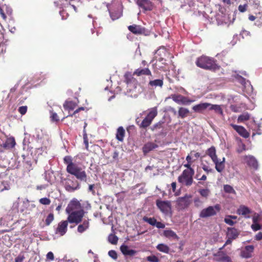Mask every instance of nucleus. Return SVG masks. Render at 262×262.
<instances>
[{
	"instance_id": "obj_49",
	"label": "nucleus",
	"mask_w": 262,
	"mask_h": 262,
	"mask_svg": "<svg viewBox=\"0 0 262 262\" xmlns=\"http://www.w3.org/2000/svg\"><path fill=\"white\" fill-rule=\"evenodd\" d=\"M108 255L114 259H117L118 255L116 251L112 250L108 251Z\"/></svg>"
},
{
	"instance_id": "obj_16",
	"label": "nucleus",
	"mask_w": 262,
	"mask_h": 262,
	"mask_svg": "<svg viewBox=\"0 0 262 262\" xmlns=\"http://www.w3.org/2000/svg\"><path fill=\"white\" fill-rule=\"evenodd\" d=\"M69 221H62L59 222L58 226L55 230L56 234H59L60 235L63 236L66 234L67 231V227Z\"/></svg>"
},
{
	"instance_id": "obj_9",
	"label": "nucleus",
	"mask_w": 262,
	"mask_h": 262,
	"mask_svg": "<svg viewBox=\"0 0 262 262\" xmlns=\"http://www.w3.org/2000/svg\"><path fill=\"white\" fill-rule=\"evenodd\" d=\"M157 208L164 214H167L171 210V204L169 201L158 199L156 201Z\"/></svg>"
},
{
	"instance_id": "obj_11",
	"label": "nucleus",
	"mask_w": 262,
	"mask_h": 262,
	"mask_svg": "<svg viewBox=\"0 0 262 262\" xmlns=\"http://www.w3.org/2000/svg\"><path fill=\"white\" fill-rule=\"evenodd\" d=\"M244 162L248 167L254 170H257L258 168V163L257 159L253 156L246 155L243 157Z\"/></svg>"
},
{
	"instance_id": "obj_36",
	"label": "nucleus",
	"mask_w": 262,
	"mask_h": 262,
	"mask_svg": "<svg viewBox=\"0 0 262 262\" xmlns=\"http://www.w3.org/2000/svg\"><path fill=\"white\" fill-rule=\"evenodd\" d=\"M156 54L157 55L156 57L158 58V56L165 57L168 53L164 47H161L157 50Z\"/></svg>"
},
{
	"instance_id": "obj_35",
	"label": "nucleus",
	"mask_w": 262,
	"mask_h": 262,
	"mask_svg": "<svg viewBox=\"0 0 262 262\" xmlns=\"http://www.w3.org/2000/svg\"><path fill=\"white\" fill-rule=\"evenodd\" d=\"M186 160L187 161V163L186 164H184V166L186 168H187V169H186L185 170H191L192 171H194V169L191 167V165H192V163H193V161L192 160V157L191 156H190L189 155H188L186 158Z\"/></svg>"
},
{
	"instance_id": "obj_37",
	"label": "nucleus",
	"mask_w": 262,
	"mask_h": 262,
	"mask_svg": "<svg viewBox=\"0 0 262 262\" xmlns=\"http://www.w3.org/2000/svg\"><path fill=\"white\" fill-rule=\"evenodd\" d=\"M189 112V110L187 108L180 107L178 111V114L179 117L181 118H184L188 115Z\"/></svg>"
},
{
	"instance_id": "obj_13",
	"label": "nucleus",
	"mask_w": 262,
	"mask_h": 262,
	"mask_svg": "<svg viewBox=\"0 0 262 262\" xmlns=\"http://www.w3.org/2000/svg\"><path fill=\"white\" fill-rule=\"evenodd\" d=\"M83 210L82 208L80 202L76 199L72 200L68 204L66 208V211L67 213L73 212L74 211Z\"/></svg>"
},
{
	"instance_id": "obj_19",
	"label": "nucleus",
	"mask_w": 262,
	"mask_h": 262,
	"mask_svg": "<svg viewBox=\"0 0 262 262\" xmlns=\"http://www.w3.org/2000/svg\"><path fill=\"white\" fill-rule=\"evenodd\" d=\"M230 126L236 130V132L242 137L247 138L249 137V133L247 130L242 126L235 125L234 124H230Z\"/></svg>"
},
{
	"instance_id": "obj_33",
	"label": "nucleus",
	"mask_w": 262,
	"mask_h": 262,
	"mask_svg": "<svg viewBox=\"0 0 262 262\" xmlns=\"http://www.w3.org/2000/svg\"><path fill=\"white\" fill-rule=\"evenodd\" d=\"M89 227V222L88 220H85L82 224L79 225L77 228V231L79 233H82L85 231Z\"/></svg>"
},
{
	"instance_id": "obj_52",
	"label": "nucleus",
	"mask_w": 262,
	"mask_h": 262,
	"mask_svg": "<svg viewBox=\"0 0 262 262\" xmlns=\"http://www.w3.org/2000/svg\"><path fill=\"white\" fill-rule=\"evenodd\" d=\"M251 228L254 231H256L261 229V226L257 223H253L251 226Z\"/></svg>"
},
{
	"instance_id": "obj_64",
	"label": "nucleus",
	"mask_w": 262,
	"mask_h": 262,
	"mask_svg": "<svg viewBox=\"0 0 262 262\" xmlns=\"http://www.w3.org/2000/svg\"><path fill=\"white\" fill-rule=\"evenodd\" d=\"M230 109L234 112H237L238 111L237 107L234 105H231L230 106Z\"/></svg>"
},
{
	"instance_id": "obj_21",
	"label": "nucleus",
	"mask_w": 262,
	"mask_h": 262,
	"mask_svg": "<svg viewBox=\"0 0 262 262\" xmlns=\"http://www.w3.org/2000/svg\"><path fill=\"white\" fill-rule=\"evenodd\" d=\"M210 105V103L207 102L201 103L200 104L194 105L192 110L194 112L199 113H203Z\"/></svg>"
},
{
	"instance_id": "obj_63",
	"label": "nucleus",
	"mask_w": 262,
	"mask_h": 262,
	"mask_svg": "<svg viewBox=\"0 0 262 262\" xmlns=\"http://www.w3.org/2000/svg\"><path fill=\"white\" fill-rule=\"evenodd\" d=\"M176 182H172L171 184V188H172V191L173 192H176Z\"/></svg>"
},
{
	"instance_id": "obj_34",
	"label": "nucleus",
	"mask_w": 262,
	"mask_h": 262,
	"mask_svg": "<svg viewBox=\"0 0 262 262\" xmlns=\"http://www.w3.org/2000/svg\"><path fill=\"white\" fill-rule=\"evenodd\" d=\"M156 248L159 251L165 253H168L169 252V250H170L169 247L167 245H166L164 244H158Z\"/></svg>"
},
{
	"instance_id": "obj_46",
	"label": "nucleus",
	"mask_w": 262,
	"mask_h": 262,
	"mask_svg": "<svg viewBox=\"0 0 262 262\" xmlns=\"http://www.w3.org/2000/svg\"><path fill=\"white\" fill-rule=\"evenodd\" d=\"M39 203L41 204L48 205L51 203V200L47 198H43L39 200Z\"/></svg>"
},
{
	"instance_id": "obj_8",
	"label": "nucleus",
	"mask_w": 262,
	"mask_h": 262,
	"mask_svg": "<svg viewBox=\"0 0 262 262\" xmlns=\"http://www.w3.org/2000/svg\"><path fill=\"white\" fill-rule=\"evenodd\" d=\"M64 188L68 192H74L80 188V184L74 179L67 178L64 180Z\"/></svg>"
},
{
	"instance_id": "obj_54",
	"label": "nucleus",
	"mask_w": 262,
	"mask_h": 262,
	"mask_svg": "<svg viewBox=\"0 0 262 262\" xmlns=\"http://www.w3.org/2000/svg\"><path fill=\"white\" fill-rule=\"evenodd\" d=\"M84 110V107H79L78 109L76 110L74 113L72 114H70V115H69L68 116H67V117H66V118L67 117H73L74 115H75L76 113H78L79 111H83ZM65 117H63V119H64Z\"/></svg>"
},
{
	"instance_id": "obj_17",
	"label": "nucleus",
	"mask_w": 262,
	"mask_h": 262,
	"mask_svg": "<svg viewBox=\"0 0 262 262\" xmlns=\"http://www.w3.org/2000/svg\"><path fill=\"white\" fill-rule=\"evenodd\" d=\"M252 212V210L245 205H241L237 209L236 213L238 215H243L246 219L250 217V214Z\"/></svg>"
},
{
	"instance_id": "obj_42",
	"label": "nucleus",
	"mask_w": 262,
	"mask_h": 262,
	"mask_svg": "<svg viewBox=\"0 0 262 262\" xmlns=\"http://www.w3.org/2000/svg\"><path fill=\"white\" fill-rule=\"evenodd\" d=\"M224 190L225 191V192H226L227 193H234V194L235 193V191L234 190L233 188L229 185H227V184L225 185L224 186Z\"/></svg>"
},
{
	"instance_id": "obj_45",
	"label": "nucleus",
	"mask_w": 262,
	"mask_h": 262,
	"mask_svg": "<svg viewBox=\"0 0 262 262\" xmlns=\"http://www.w3.org/2000/svg\"><path fill=\"white\" fill-rule=\"evenodd\" d=\"M255 24L258 27L262 26V12L259 13L258 15L257 16V20Z\"/></svg>"
},
{
	"instance_id": "obj_10",
	"label": "nucleus",
	"mask_w": 262,
	"mask_h": 262,
	"mask_svg": "<svg viewBox=\"0 0 262 262\" xmlns=\"http://www.w3.org/2000/svg\"><path fill=\"white\" fill-rule=\"evenodd\" d=\"M191 195L186 194L184 196L180 197L177 199V204L180 209H185L189 207L191 203Z\"/></svg>"
},
{
	"instance_id": "obj_30",
	"label": "nucleus",
	"mask_w": 262,
	"mask_h": 262,
	"mask_svg": "<svg viewBox=\"0 0 262 262\" xmlns=\"http://www.w3.org/2000/svg\"><path fill=\"white\" fill-rule=\"evenodd\" d=\"M209 110H213L215 113L221 116H223V111L221 105L217 104H212L209 106Z\"/></svg>"
},
{
	"instance_id": "obj_55",
	"label": "nucleus",
	"mask_w": 262,
	"mask_h": 262,
	"mask_svg": "<svg viewBox=\"0 0 262 262\" xmlns=\"http://www.w3.org/2000/svg\"><path fill=\"white\" fill-rule=\"evenodd\" d=\"M25 259L24 255H19L15 258V262H23Z\"/></svg>"
},
{
	"instance_id": "obj_4",
	"label": "nucleus",
	"mask_w": 262,
	"mask_h": 262,
	"mask_svg": "<svg viewBox=\"0 0 262 262\" xmlns=\"http://www.w3.org/2000/svg\"><path fill=\"white\" fill-rule=\"evenodd\" d=\"M194 174V171L184 170L178 178V182L186 186H190L193 182V176Z\"/></svg>"
},
{
	"instance_id": "obj_44",
	"label": "nucleus",
	"mask_w": 262,
	"mask_h": 262,
	"mask_svg": "<svg viewBox=\"0 0 262 262\" xmlns=\"http://www.w3.org/2000/svg\"><path fill=\"white\" fill-rule=\"evenodd\" d=\"M50 118L52 122H58L59 121L57 114L53 111H50Z\"/></svg>"
},
{
	"instance_id": "obj_3",
	"label": "nucleus",
	"mask_w": 262,
	"mask_h": 262,
	"mask_svg": "<svg viewBox=\"0 0 262 262\" xmlns=\"http://www.w3.org/2000/svg\"><path fill=\"white\" fill-rule=\"evenodd\" d=\"M206 154L210 157L212 162L215 164V168L219 172H221L225 169V158L219 159L216 154V149L214 146H212L209 148L206 151Z\"/></svg>"
},
{
	"instance_id": "obj_29",
	"label": "nucleus",
	"mask_w": 262,
	"mask_h": 262,
	"mask_svg": "<svg viewBox=\"0 0 262 262\" xmlns=\"http://www.w3.org/2000/svg\"><path fill=\"white\" fill-rule=\"evenodd\" d=\"M77 105V104L73 101H66L63 105L64 108L68 111L73 110Z\"/></svg>"
},
{
	"instance_id": "obj_7",
	"label": "nucleus",
	"mask_w": 262,
	"mask_h": 262,
	"mask_svg": "<svg viewBox=\"0 0 262 262\" xmlns=\"http://www.w3.org/2000/svg\"><path fill=\"white\" fill-rule=\"evenodd\" d=\"M157 110L156 107L152 108L146 117L143 119L142 122L140 125V127L145 128L149 126L151 123L153 119L157 115Z\"/></svg>"
},
{
	"instance_id": "obj_50",
	"label": "nucleus",
	"mask_w": 262,
	"mask_h": 262,
	"mask_svg": "<svg viewBox=\"0 0 262 262\" xmlns=\"http://www.w3.org/2000/svg\"><path fill=\"white\" fill-rule=\"evenodd\" d=\"M147 260L150 262H159V258L155 255L149 256L147 257Z\"/></svg>"
},
{
	"instance_id": "obj_38",
	"label": "nucleus",
	"mask_w": 262,
	"mask_h": 262,
	"mask_svg": "<svg viewBox=\"0 0 262 262\" xmlns=\"http://www.w3.org/2000/svg\"><path fill=\"white\" fill-rule=\"evenodd\" d=\"M143 220L152 226H155V224L157 223V220L155 217L144 216L143 217Z\"/></svg>"
},
{
	"instance_id": "obj_32",
	"label": "nucleus",
	"mask_w": 262,
	"mask_h": 262,
	"mask_svg": "<svg viewBox=\"0 0 262 262\" xmlns=\"http://www.w3.org/2000/svg\"><path fill=\"white\" fill-rule=\"evenodd\" d=\"M251 115L248 112H245L240 115L237 118L238 123L244 122L246 121L249 120L250 118Z\"/></svg>"
},
{
	"instance_id": "obj_23",
	"label": "nucleus",
	"mask_w": 262,
	"mask_h": 262,
	"mask_svg": "<svg viewBox=\"0 0 262 262\" xmlns=\"http://www.w3.org/2000/svg\"><path fill=\"white\" fill-rule=\"evenodd\" d=\"M254 250V246L252 245L246 246L244 249L241 252V256L244 258H250L252 256V253Z\"/></svg>"
},
{
	"instance_id": "obj_41",
	"label": "nucleus",
	"mask_w": 262,
	"mask_h": 262,
	"mask_svg": "<svg viewBox=\"0 0 262 262\" xmlns=\"http://www.w3.org/2000/svg\"><path fill=\"white\" fill-rule=\"evenodd\" d=\"M199 192L202 197L207 198L210 194V190L208 189H201L199 190Z\"/></svg>"
},
{
	"instance_id": "obj_39",
	"label": "nucleus",
	"mask_w": 262,
	"mask_h": 262,
	"mask_svg": "<svg viewBox=\"0 0 262 262\" xmlns=\"http://www.w3.org/2000/svg\"><path fill=\"white\" fill-rule=\"evenodd\" d=\"M246 150V145L243 143L240 139L239 142L238 143V147L236 149V151L240 154Z\"/></svg>"
},
{
	"instance_id": "obj_12",
	"label": "nucleus",
	"mask_w": 262,
	"mask_h": 262,
	"mask_svg": "<svg viewBox=\"0 0 262 262\" xmlns=\"http://www.w3.org/2000/svg\"><path fill=\"white\" fill-rule=\"evenodd\" d=\"M213 256V260L216 262H233L231 257L223 251L214 253Z\"/></svg>"
},
{
	"instance_id": "obj_60",
	"label": "nucleus",
	"mask_w": 262,
	"mask_h": 262,
	"mask_svg": "<svg viewBox=\"0 0 262 262\" xmlns=\"http://www.w3.org/2000/svg\"><path fill=\"white\" fill-rule=\"evenodd\" d=\"M94 184L90 185L89 186V191L91 192L93 194H95V191L94 190Z\"/></svg>"
},
{
	"instance_id": "obj_2",
	"label": "nucleus",
	"mask_w": 262,
	"mask_h": 262,
	"mask_svg": "<svg viewBox=\"0 0 262 262\" xmlns=\"http://www.w3.org/2000/svg\"><path fill=\"white\" fill-rule=\"evenodd\" d=\"M197 67L206 70L215 72L220 69L221 67L217 63V60L213 57L202 55L198 57L195 61Z\"/></svg>"
},
{
	"instance_id": "obj_31",
	"label": "nucleus",
	"mask_w": 262,
	"mask_h": 262,
	"mask_svg": "<svg viewBox=\"0 0 262 262\" xmlns=\"http://www.w3.org/2000/svg\"><path fill=\"white\" fill-rule=\"evenodd\" d=\"M163 85V79H155L154 80H150L148 83V85L151 88H156L157 86L162 88Z\"/></svg>"
},
{
	"instance_id": "obj_62",
	"label": "nucleus",
	"mask_w": 262,
	"mask_h": 262,
	"mask_svg": "<svg viewBox=\"0 0 262 262\" xmlns=\"http://www.w3.org/2000/svg\"><path fill=\"white\" fill-rule=\"evenodd\" d=\"M164 56H159L158 57V60L160 62H162V64H165L166 63H165V59H164Z\"/></svg>"
},
{
	"instance_id": "obj_24",
	"label": "nucleus",
	"mask_w": 262,
	"mask_h": 262,
	"mask_svg": "<svg viewBox=\"0 0 262 262\" xmlns=\"http://www.w3.org/2000/svg\"><path fill=\"white\" fill-rule=\"evenodd\" d=\"M120 251L122 254L125 256H133L137 253V251L133 249H130L129 247L125 245H122L121 246Z\"/></svg>"
},
{
	"instance_id": "obj_18",
	"label": "nucleus",
	"mask_w": 262,
	"mask_h": 262,
	"mask_svg": "<svg viewBox=\"0 0 262 262\" xmlns=\"http://www.w3.org/2000/svg\"><path fill=\"white\" fill-rule=\"evenodd\" d=\"M133 75L138 77L142 76L143 75L151 77L152 73L150 69L147 67L144 68H139L135 70L133 73Z\"/></svg>"
},
{
	"instance_id": "obj_56",
	"label": "nucleus",
	"mask_w": 262,
	"mask_h": 262,
	"mask_svg": "<svg viewBox=\"0 0 262 262\" xmlns=\"http://www.w3.org/2000/svg\"><path fill=\"white\" fill-rule=\"evenodd\" d=\"M155 226H156L157 228H159V229H163V228H164L165 227V225L164 224L160 222H157V223L155 224Z\"/></svg>"
},
{
	"instance_id": "obj_53",
	"label": "nucleus",
	"mask_w": 262,
	"mask_h": 262,
	"mask_svg": "<svg viewBox=\"0 0 262 262\" xmlns=\"http://www.w3.org/2000/svg\"><path fill=\"white\" fill-rule=\"evenodd\" d=\"M46 258H47V260H53L54 259V256L53 253L51 251L49 252L46 255Z\"/></svg>"
},
{
	"instance_id": "obj_40",
	"label": "nucleus",
	"mask_w": 262,
	"mask_h": 262,
	"mask_svg": "<svg viewBox=\"0 0 262 262\" xmlns=\"http://www.w3.org/2000/svg\"><path fill=\"white\" fill-rule=\"evenodd\" d=\"M108 240L112 244L115 245L118 242V238L115 234H111L108 237Z\"/></svg>"
},
{
	"instance_id": "obj_28",
	"label": "nucleus",
	"mask_w": 262,
	"mask_h": 262,
	"mask_svg": "<svg viewBox=\"0 0 262 262\" xmlns=\"http://www.w3.org/2000/svg\"><path fill=\"white\" fill-rule=\"evenodd\" d=\"M163 235L168 238H173L174 239L178 240L179 239V237L177 235V234L171 230H165L163 232Z\"/></svg>"
},
{
	"instance_id": "obj_43",
	"label": "nucleus",
	"mask_w": 262,
	"mask_h": 262,
	"mask_svg": "<svg viewBox=\"0 0 262 262\" xmlns=\"http://www.w3.org/2000/svg\"><path fill=\"white\" fill-rule=\"evenodd\" d=\"M54 219V215L53 213H50L47 217L45 220L46 226H49Z\"/></svg>"
},
{
	"instance_id": "obj_48",
	"label": "nucleus",
	"mask_w": 262,
	"mask_h": 262,
	"mask_svg": "<svg viewBox=\"0 0 262 262\" xmlns=\"http://www.w3.org/2000/svg\"><path fill=\"white\" fill-rule=\"evenodd\" d=\"M27 110V106H21L18 108V111L21 115H24L26 113Z\"/></svg>"
},
{
	"instance_id": "obj_1",
	"label": "nucleus",
	"mask_w": 262,
	"mask_h": 262,
	"mask_svg": "<svg viewBox=\"0 0 262 262\" xmlns=\"http://www.w3.org/2000/svg\"><path fill=\"white\" fill-rule=\"evenodd\" d=\"M64 163L67 165V172L74 176L78 180L86 182L87 174L83 168L73 162L71 156H66L63 158Z\"/></svg>"
},
{
	"instance_id": "obj_59",
	"label": "nucleus",
	"mask_w": 262,
	"mask_h": 262,
	"mask_svg": "<svg viewBox=\"0 0 262 262\" xmlns=\"http://www.w3.org/2000/svg\"><path fill=\"white\" fill-rule=\"evenodd\" d=\"M195 178L200 181H205L207 179V176L205 174H203L201 178L199 177V174L196 175Z\"/></svg>"
},
{
	"instance_id": "obj_51",
	"label": "nucleus",
	"mask_w": 262,
	"mask_h": 262,
	"mask_svg": "<svg viewBox=\"0 0 262 262\" xmlns=\"http://www.w3.org/2000/svg\"><path fill=\"white\" fill-rule=\"evenodd\" d=\"M247 7L248 5L246 4L243 5H240L238 7V9L241 12H244L247 10Z\"/></svg>"
},
{
	"instance_id": "obj_15",
	"label": "nucleus",
	"mask_w": 262,
	"mask_h": 262,
	"mask_svg": "<svg viewBox=\"0 0 262 262\" xmlns=\"http://www.w3.org/2000/svg\"><path fill=\"white\" fill-rule=\"evenodd\" d=\"M128 30L135 35H147L146 29L140 25L134 24L128 26Z\"/></svg>"
},
{
	"instance_id": "obj_22",
	"label": "nucleus",
	"mask_w": 262,
	"mask_h": 262,
	"mask_svg": "<svg viewBox=\"0 0 262 262\" xmlns=\"http://www.w3.org/2000/svg\"><path fill=\"white\" fill-rule=\"evenodd\" d=\"M138 5L146 11H150L152 9V6L149 0H138Z\"/></svg>"
},
{
	"instance_id": "obj_25",
	"label": "nucleus",
	"mask_w": 262,
	"mask_h": 262,
	"mask_svg": "<svg viewBox=\"0 0 262 262\" xmlns=\"http://www.w3.org/2000/svg\"><path fill=\"white\" fill-rule=\"evenodd\" d=\"M158 145L153 142H148L144 144L142 147V151L144 155H146L150 151L158 147Z\"/></svg>"
},
{
	"instance_id": "obj_5",
	"label": "nucleus",
	"mask_w": 262,
	"mask_h": 262,
	"mask_svg": "<svg viewBox=\"0 0 262 262\" xmlns=\"http://www.w3.org/2000/svg\"><path fill=\"white\" fill-rule=\"evenodd\" d=\"M221 208L219 204L214 206H209L204 208L200 213V217L201 218H207L210 216L215 215L220 211Z\"/></svg>"
},
{
	"instance_id": "obj_27",
	"label": "nucleus",
	"mask_w": 262,
	"mask_h": 262,
	"mask_svg": "<svg viewBox=\"0 0 262 262\" xmlns=\"http://www.w3.org/2000/svg\"><path fill=\"white\" fill-rule=\"evenodd\" d=\"M125 135V131L122 126H119L116 132V138L120 142H123Z\"/></svg>"
},
{
	"instance_id": "obj_26",
	"label": "nucleus",
	"mask_w": 262,
	"mask_h": 262,
	"mask_svg": "<svg viewBox=\"0 0 262 262\" xmlns=\"http://www.w3.org/2000/svg\"><path fill=\"white\" fill-rule=\"evenodd\" d=\"M239 232L235 228L229 227L227 228V235L231 239H236L239 235Z\"/></svg>"
},
{
	"instance_id": "obj_61",
	"label": "nucleus",
	"mask_w": 262,
	"mask_h": 262,
	"mask_svg": "<svg viewBox=\"0 0 262 262\" xmlns=\"http://www.w3.org/2000/svg\"><path fill=\"white\" fill-rule=\"evenodd\" d=\"M118 156H119L118 152H117V151H115L113 152V156H112L113 159H114L115 160H117L118 158Z\"/></svg>"
},
{
	"instance_id": "obj_6",
	"label": "nucleus",
	"mask_w": 262,
	"mask_h": 262,
	"mask_svg": "<svg viewBox=\"0 0 262 262\" xmlns=\"http://www.w3.org/2000/svg\"><path fill=\"white\" fill-rule=\"evenodd\" d=\"M84 213V210H80L79 211L69 213H68V221L70 223H75L77 225L82 221Z\"/></svg>"
},
{
	"instance_id": "obj_47",
	"label": "nucleus",
	"mask_w": 262,
	"mask_h": 262,
	"mask_svg": "<svg viewBox=\"0 0 262 262\" xmlns=\"http://www.w3.org/2000/svg\"><path fill=\"white\" fill-rule=\"evenodd\" d=\"M224 222L225 223H226L227 224H228L230 226H233L236 223V222H234L230 217H229L227 215L225 217Z\"/></svg>"
},
{
	"instance_id": "obj_20",
	"label": "nucleus",
	"mask_w": 262,
	"mask_h": 262,
	"mask_svg": "<svg viewBox=\"0 0 262 262\" xmlns=\"http://www.w3.org/2000/svg\"><path fill=\"white\" fill-rule=\"evenodd\" d=\"M16 142L14 137H11L7 138L5 142L0 146L5 149L9 150L13 148L15 146Z\"/></svg>"
},
{
	"instance_id": "obj_57",
	"label": "nucleus",
	"mask_w": 262,
	"mask_h": 262,
	"mask_svg": "<svg viewBox=\"0 0 262 262\" xmlns=\"http://www.w3.org/2000/svg\"><path fill=\"white\" fill-rule=\"evenodd\" d=\"M83 140H84V143L85 146V148L86 149H88L89 148V141H88V138L87 137L86 135H84L83 136Z\"/></svg>"
},
{
	"instance_id": "obj_14",
	"label": "nucleus",
	"mask_w": 262,
	"mask_h": 262,
	"mask_svg": "<svg viewBox=\"0 0 262 262\" xmlns=\"http://www.w3.org/2000/svg\"><path fill=\"white\" fill-rule=\"evenodd\" d=\"M171 98L176 103L178 104H182L184 105L189 104L194 101L193 100L189 99L188 97H185L181 95H173Z\"/></svg>"
},
{
	"instance_id": "obj_58",
	"label": "nucleus",
	"mask_w": 262,
	"mask_h": 262,
	"mask_svg": "<svg viewBox=\"0 0 262 262\" xmlns=\"http://www.w3.org/2000/svg\"><path fill=\"white\" fill-rule=\"evenodd\" d=\"M255 239L256 241H260L262 239V232H259L255 237Z\"/></svg>"
}]
</instances>
